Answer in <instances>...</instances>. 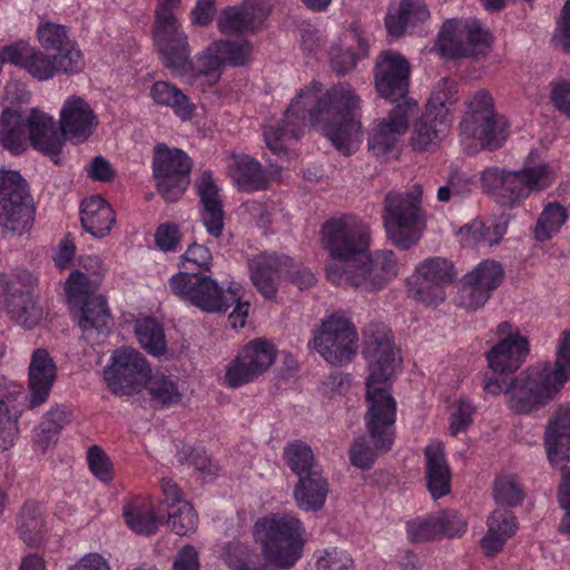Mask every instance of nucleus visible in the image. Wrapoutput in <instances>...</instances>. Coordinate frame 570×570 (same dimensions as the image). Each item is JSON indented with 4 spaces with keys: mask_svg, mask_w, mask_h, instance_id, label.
Listing matches in <instances>:
<instances>
[{
    "mask_svg": "<svg viewBox=\"0 0 570 570\" xmlns=\"http://www.w3.org/2000/svg\"><path fill=\"white\" fill-rule=\"evenodd\" d=\"M321 85L312 81L299 90L279 121L267 124L263 135L267 148L282 156L298 140L309 116L312 126L343 154L353 153L362 141L358 117L361 99L348 83H337L318 97Z\"/></svg>",
    "mask_w": 570,
    "mask_h": 570,
    "instance_id": "nucleus-1",
    "label": "nucleus"
},
{
    "mask_svg": "<svg viewBox=\"0 0 570 570\" xmlns=\"http://www.w3.org/2000/svg\"><path fill=\"white\" fill-rule=\"evenodd\" d=\"M98 117L91 106L79 96H69L59 112L60 132L55 128L53 118L32 109L23 118L13 109H4L0 118V142L13 154H20L30 139L32 146L49 156H57L65 139L75 144L86 141L96 130Z\"/></svg>",
    "mask_w": 570,
    "mask_h": 570,
    "instance_id": "nucleus-2",
    "label": "nucleus"
},
{
    "mask_svg": "<svg viewBox=\"0 0 570 570\" xmlns=\"http://www.w3.org/2000/svg\"><path fill=\"white\" fill-rule=\"evenodd\" d=\"M570 380V330H564L556 346L554 363L546 362L523 371L509 386L499 377L488 379L484 390L490 394L504 393L508 406L518 414H530L556 399Z\"/></svg>",
    "mask_w": 570,
    "mask_h": 570,
    "instance_id": "nucleus-3",
    "label": "nucleus"
},
{
    "mask_svg": "<svg viewBox=\"0 0 570 570\" xmlns=\"http://www.w3.org/2000/svg\"><path fill=\"white\" fill-rule=\"evenodd\" d=\"M254 534L264 557L279 569H291L303 556L306 529L293 513L262 517L255 522Z\"/></svg>",
    "mask_w": 570,
    "mask_h": 570,
    "instance_id": "nucleus-4",
    "label": "nucleus"
},
{
    "mask_svg": "<svg viewBox=\"0 0 570 570\" xmlns=\"http://www.w3.org/2000/svg\"><path fill=\"white\" fill-rule=\"evenodd\" d=\"M524 164L520 170H505L495 166L484 168L480 173L482 189L502 206L513 207L532 193L551 186L554 174L548 165L530 166L528 159Z\"/></svg>",
    "mask_w": 570,
    "mask_h": 570,
    "instance_id": "nucleus-5",
    "label": "nucleus"
},
{
    "mask_svg": "<svg viewBox=\"0 0 570 570\" xmlns=\"http://www.w3.org/2000/svg\"><path fill=\"white\" fill-rule=\"evenodd\" d=\"M507 139L504 119L494 109L490 92L480 90L466 102L460 122V141L469 154L499 149Z\"/></svg>",
    "mask_w": 570,
    "mask_h": 570,
    "instance_id": "nucleus-6",
    "label": "nucleus"
},
{
    "mask_svg": "<svg viewBox=\"0 0 570 570\" xmlns=\"http://www.w3.org/2000/svg\"><path fill=\"white\" fill-rule=\"evenodd\" d=\"M181 0H156L154 41L163 63L178 76L191 70L188 38L178 23L176 11Z\"/></svg>",
    "mask_w": 570,
    "mask_h": 570,
    "instance_id": "nucleus-7",
    "label": "nucleus"
},
{
    "mask_svg": "<svg viewBox=\"0 0 570 570\" xmlns=\"http://www.w3.org/2000/svg\"><path fill=\"white\" fill-rule=\"evenodd\" d=\"M341 263L326 266L327 279L336 285H350L361 291L374 292L383 288L399 272V264L392 250L363 253L360 261L348 271Z\"/></svg>",
    "mask_w": 570,
    "mask_h": 570,
    "instance_id": "nucleus-8",
    "label": "nucleus"
},
{
    "mask_svg": "<svg viewBox=\"0 0 570 570\" xmlns=\"http://www.w3.org/2000/svg\"><path fill=\"white\" fill-rule=\"evenodd\" d=\"M384 226L389 239L402 249H409L421 237L424 216L421 208V190L391 191L385 197Z\"/></svg>",
    "mask_w": 570,
    "mask_h": 570,
    "instance_id": "nucleus-9",
    "label": "nucleus"
},
{
    "mask_svg": "<svg viewBox=\"0 0 570 570\" xmlns=\"http://www.w3.org/2000/svg\"><path fill=\"white\" fill-rule=\"evenodd\" d=\"M0 61L20 67L38 80L51 79L60 71L76 73L83 67V58L80 50H68L65 53H55L52 57H49L46 52L23 42L12 43L2 48Z\"/></svg>",
    "mask_w": 570,
    "mask_h": 570,
    "instance_id": "nucleus-10",
    "label": "nucleus"
},
{
    "mask_svg": "<svg viewBox=\"0 0 570 570\" xmlns=\"http://www.w3.org/2000/svg\"><path fill=\"white\" fill-rule=\"evenodd\" d=\"M321 240L333 263H341L343 271H348L360 261L370 244L367 226L353 216L327 220L321 230Z\"/></svg>",
    "mask_w": 570,
    "mask_h": 570,
    "instance_id": "nucleus-11",
    "label": "nucleus"
},
{
    "mask_svg": "<svg viewBox=\"0 0 570 570\" xmlns=\"http://www.w3.org/2000/svg\"><path fill=\"white\" fill-rule=\"evenodd\" d=\"M169 287L181 301L206 313H225L238 299V287L225 292L213 278L189 272L171 276Z\"/></svg>",
    "mask_w": 570,
    "mask_h": 570,
    "instance_id": "nucleus-12",
    "label": "nucleus"
},
{
    "mask_svg": "<svg viewBox=\"0 0 570 570\" xmlns=\"http://www.w3.org/2000/svg\"><path fill=\"white\" fill-rule=\"evenodd\" d=\"M250 278L257 291L266 298H274L281 278H288L299 289L315 283L314 274L294 263L287 256L261 254L249 263Z\"/></svg>",
    "mask_w": 570,
    "mask_h": 570,
    "instance_id": "nucleus-13",
    "label": "nucleus"
},
{
    "mask_svg": "<svg viewBox=\"0 0 570 570\" xmlns=\"http://www.w3.org/2000/svg\"><path fill=\"white\" fill-rule=\"evenodd\" d=\"M391 384L365 383L364 424L377 448L391 449L395 439L396 401Z\"/></svg>",
    "mask_w": 570,
    "mask_h": 570,
    "instance_id": "nucleus-14",
    "label": "nucleus"
},
{
    "mask_svg": "<svg viewBox=\"0 0 570 570\" xmlns=\"http://www.w3.org/2000/svg\"><path fill=\"white\" fill-rule=\"evenodd\" d=\"M490 46V35L475 19H448L438 37V49L448 58L479 57Z\"/></svg>",
    "mask_w": 570,
    "mask_h": 570,
    "instance_id": "nucleus-15",
    "label": "nucleus"
},
{
    "mask_svg": "<svg viewBox=\"0 0 570 570\" xmlns=\"http://www.w3.org/2000/svg\"><path fill=\"white\" fill-rule=\"evenodd\" d=\"M151 368L140 352L132 347L116 350L104 370V379L114 394L130 395L139 392Z\"/></svg>",
    "mask_w": 570,
    "mask_h": 570,
    "instance_id": "nucleus-16",
    "label": "nucleus"
},
{
    "mask_svg": "<svg viewBox=\"0 0 570 570\" xmlns=\"http://www.w3.org/2000/svg\"><path fill=\"white\" fill-rule=\"evenodd\" d=\"M392 333L384 325H371L364 330L363 355L368 375L365 383L391 384L401 360Z\"/></svg>",
    "mask_w": 570,
    "mask_h": 570,
    "instance_id": "nucleus-17",
    "label": "nucleus"
},
{
    "mask_svg": "<svg viewBox=\"0 0 570 570\" xmlns=\"http://www.w3.org/2000/svg\"><path fill=\"white\" fill-rule=\"evenodd\" d=\"M32 219L27 185L16 170L0 169V226L12 232L26 230Z\"/></svg>",
    "mask_w": 570,
    "mask_h": 570,
    "instance_id": "nucleus-18",
    "label": "nucleus"
},
{
    "mask_svg": "<svg viewBox=\"0 0 570 570\" xmlns=\"http://www.w3.org/2000/svg\"><path fill=\"white\" fill-rule=\"evenodd\" d=\"M191 160L180 149L158 145L153 161L154 178L160 195L167 202L177 200L189 185Z\"/></svg>",
    "mask_w": 570,
    "mask_h": 570,
    "instance_id": "nucleus-19",
    "label": "nucleus"
},
{
    "mask_svg": "<svg viewBox=\"0 0 570 570\" xmlns=\"http://www.w3.org/2000/svg\"><path fill=\"white\" fill-rule=\"evenodd\" d=\"M253 45L246 39L216 40L197 57L195 78L213 86L220 79L225 66H245L250 60Z\"/></svg>",
    "mask_w": 570,
    "mask_h": 570,
    "instance_id": "nucleus-20",
    "label": "nucleus"
},
{
    "mask_svg": "<svg viewBox=\"0 0 570 570\" xmlns=\"http://www.w3.org/2000/svg\"><path fill=\"white\" fill-rule=\"evenodd\" d=\"M354 326L342 316L335 314L322 321L321 327L314 333V347L330 364L343 365L352 360L357 345Z\"/></svg>",
    "mask_w": 570,
    "mask_h": 570,
    "instance_id": "nucleus-21",
    "label": "nucleus"
},
{
    "mask_svg": "<svg viewBox=\"0 0 570 570\" xmlns=\"http://www.w3.org/2000/svg\"><path fill=\"white\" fill-rule=\"evenodd\" d=\"M455 277L453 265L442 257H432L423 261L409 278L410 294L426 305L444 301V286Z\"/></svg>",
    "mask_w": 570,
    "mask_h": 570,
    "instance_id": "nucleus-22",
    "label": "nucleus"
},
{
    "mask_svg": "<svg viewBox=\"0 0 570 570\" xmlns=\"http://www.w3.org/2000/svg\"><path fill=\"white\" fill-rule=\"evenodd\" d=\"M498 342L487 353L489 367L500 374L515 372L524 363L529 352V341L510 322H501L495 330Z\"/></svg>",
    "mask_w": 570,
    "mask_h": 570,
    "instance_id": "nucleus-23",
    "label": "nucleus"
},
{
    "mask_svg": "<svg viewBox=\"0 0 570 570\" xmlns=\"http://www.w3.org/2000/svg\"><path fill=\"white\" fill-rule=\"evenodd\" d=\"M416 104L404 100L385 117L374 122L368 135V149L377 157H389L397 151L402 137L409 129V119Z\"/></svg>",
    "mask_w": 570,
    "mask_h": 570,
    "instance_id": "nucleus-24",
    "label": "nucleus"
},
{
    "mask_svg": "<svg viewBox=\"0 0 570 570\" xmlns=\"http://www.w3.org/2000/svg\"><path fill=\"white\" fill-rule=\"evenodd\" d=\"M410 65L395 51L380 55L375 66L374 81L379 96L396 102L404 99L409 91Z\"/></svg>",
    "mask_w": 570,
    "mask_h": 570,
    "instance_id": "nucleus-25",
    "label": "nucleus"
},
{
    "mask_svg": "<svg viewBox=\"0 0 570 570\" xmlns=\"http://www.w3.org/2000/svg\"><path fill=\"white\" fill-rule=\"evenodd\" d=\"M503 278L500 263L485 259L468 273L460 289L459 305L468 309H478L485 304L490 294Z\"/></svg>",
    "mask_w": 570,
    "mask_h": 570,
    "instance_id": "nucleus-26",
    "label": "nucleus"
},
{
    "mask_svg": "<svg viewBox=\"0 0 570 570\" xmlns=\"http://www.w3.org/2000/svg\"><path fill=\"white\" fill-rule=\"evenodd\" d=\"M281 167L269 166L265 169L258 160L245 154L234 155L228 163V175L242 191L266 189L281 177Z\"/></svg>",
    "mask_w": 570,
    "mask_h": 570,
    "instance_id": "nucleus-27",
    "label": "nucleus"
},
{
    "mask_svg": "<svg viewBox=\"0 0 570 570\" xmlns=\"http://www.w3.org/2000/svg\"><path fill=\"white\" fill-rule=\"evenodd\" d=\"M265 12L257 0H244L242 3L222 9L217 16V28L223 35L255 33L262 29Z\"/></svg>",
    "mask_w": 570,
    "mask_h": 570,
    "instance_id": "nucleus-28",
    "label": "nucleus"
},
{
    "mask_svg": "<svg viewBox=\"0 0 570 570\" xmlns=\"http://www.w3.org/2000/svg\"><path fill=\"white\" fill-rule=\"evenodd\" d=\"M0 295L4 297L11 316L21 326L31 330L39 324L42 311L30 291L18 288L13 281L2 276L0 278Z\"/></svg>",
    "mask_w": 570,
    "mask_h": 570,
    "instance_id": "nucleus-29",
    "label": "nucleus"
},
{
    "mask_svg": "<svg viewBox=\"0 0 570 570\" xmlns=\"http://www.w3.org/2000/svg\"><path fill=\"white\" fill-rule=\"evenodd\" d=\"M57 377V366L45 348H37L29 365L30 407L43 404Z\"/></svg>",
    "mask_w": 570,
    "mask_h": 570,
    "instance_id": "nucleus-30",
    "label": "nucleus"
},
{
    "mask_svg": "<svg viewBox=\"0 0 570 570\" xmlns=\"http://www.w3.org/2000/svg\"><path fill=\"white\" fill-rule=\"evenodd\" d=\"M23 396L20 384L0 381V451L12 448L18 439V412L16 406L19 397Z\"/></svg>",
    "mask_w": 570,
    "mask_h": 570,
    "instance_id": "nucleus-31",
    "label": "nucleus"
},
{
    "mask_svg": "<svg viewBox=\"0 0 570 570\" xmlns=\"http://www.w3.org/2000/svg\"><path fill=\"white\" fill-rule=\"evenodd\" d=\"M197 188L203 205L202 220L209 235L219 237L224 226V212L210 173L202 174Z\"/></svg>",
    "mask_w": 570,
    "mask_h": 570,
    "instance_id": "nucleus-32",
    "label": "nucleus"
},
{
    "mask_svg": "<svg viewBox=\"0 0 570 570\" xmlns=\"http://www.w3.org/2000/svg\"><path fill=\"white\" fill-rule=\"evenodd\" d=\"M428 489L433 499L450 492L451 471L440 442L430 443L424 451Z\"/></svg>",
    "mask_w": 570,
    "mask_h": 570,
    "instance_id": "nucleus-33",
    "label": "nucleus"
},
{
    "mask_svg": "<svg viewBox=\"0 0 570 570\" xmlns=\"http://www.w3.org/2000/svg\"><path fill=\"white\" fill-rule=\"evenodd\" d=\"M80 220L86 232L94 237H105L116 223L111 206L101 196H91L82 200Z\"/></svg>",
    "mask_w": 570,
    "mask_h": 570,
    "instance_id": "nucleus-34",
    "label": "nucleus"
},
{
    "mask_svg": "<svg viewBox=\"0 0 570 570\" xmlns=\"http://www.w3.org/2000/svg\"><path fill=\"white\" fill-rule=\"evenodd\" d=\"M449 128V117L425 109V112L414 124L411 144L415 150H428L443 139Z\"/></svg>",
    "mask_w": 570,
    "mask_h": 570,
    "instance_id": "nucleus-35",
    "label": "nucleus"
},
{
    "mask_svg": "<svg viewBox=\"0 0 570 570\" xmlns=\"http://www.w3.org/2000/svg\"><path fill=\"white\" fill-rule=\"evenodd\" d=\"M518 528L514 514L509 510L498 509L488 518V531L481 540L482 551L487 556H495L514 535Z\"/></svg>",
    "mask_w": 570,
    "mask_h": 570,
    "instance_id": "nucleus-36",
    "label": "nucleus"
},
{
    "mask_svg": "<svg viewBox=\"0 0 570 570\" xmlns=\"http://www.w3.org/2000/svg\"><path fill=\"white\" fill-rule=\"evenodd\" d=\"M328 494V483L323 471L313 470L312 473L298 478L294 488V499L297 507L304 511H318L324 507Z\"/></svg>",
    "mask_w": 570,
    "mask_h": 570,
    "instance_id": "nucleus-37",
    "label": "nucleus"
},
{
    "mask_svg": "<svg viewBox=\"0 0 570 570\" xmlns=\"http://www.w3.org/2000/svg\"><path fill=\"white\" fill-rule=\"evenodd\" d=\"M149 96L155 105L170 108L183 121L189 120L194 115V104L177 86L168 81L154 82Z\"/></svg>",
    "mask_w": 570,
    "mask_h": 570,
    "instance_id": "nucleus-38",
    "label": "nucleus"
},
{
    "mask_svg": "<svg viewBox=\"0 0 570 570\" xmlns=\"http://www.w3.org/2000/svg\"><path fill=\"white\" fill-rule=\"evenodd\" d=\"M430 18V11L423 0H402L395 13L386 14L385 26L393 37L401 36L407 28Z\"/></svg>",
    "mask_w": 570,
    "mask_h": 570,
    "instance_id": "nucleus-39",
    "label": "nucleus"
},
{
    "mask_svg": "<svg viewBox=\"0 0 570 570\" xmlns=\"http://www.w3.org/2000/svg\"><path fill=\"white\" fill-rule=\"evenodd\" d=\"M124 518L130 530L150 535L158 530L160 519L155 513L150 500L137 498L124 507Z\"/></svg>",
    "mask_w": 570,
    "mask_h": 570,
    "instance_id": "nucleus-40",
    "label": "nucleus"
},
{
    "mask_svg": "<svg viewBox=\"0 0 570 570\" xmlns=\"http://www.w3.org/2000/svg\"><path fill=\"white\" fill-rule=\"evenodd\" d=\"M223 559L230 570H277V566L262 558L248 546L240 542L228 543Z\"/></svg>",
    "mask_w": 570,
    "mask_h": 570,
    "instance_id": "nucleus-41",
    "label": "nucleus"
},
{
    "mask_svg": "<svg viewBox=\"0 0 570 570\" xmlns=\"http://www.w3.org/2000/svg\"><path fill=\"white\" fill-rule=\"evenodd\" d=\"M18 533L29 546H37L42 540L45 530L43 509L39 503L27 502L18 517Z\"/></svg>",
    "mask_w": 570,
    "mask_h": 570,
    "instance_id": "nucleus-42",
    "label": "nucleus"
},
{
    "mask_svg": "<svg viewBox=\"0 0 570 570\" xmlns=\"http://www.w3.org/2000/svg\"><path fill=\"white\" fill-rule=\"evenodd\" d=\"M135 334L141 347L151 355H163L167 350V342L163 326L154 318L138 320L135 324Z\"/></svg>",
    "mask_w": 570,
    "mask_h": 570,
    "instance_id": "nucleus-43",
    "label": "nucleus"
},
{
    "mask_svg": "<svg viewBox=\"0 0 570 570\" xmlns=\"http://www.w3.org/2000/svg\"><path fill=\"white\" fill-rule=\"evenodd\" d=\"M286 464L298 478L312 473L313 470L321 471V465L315 461L314 453L306 443L295 440L284 449Z\"/></svg>",
    "mask_w": 570,
    "mask_h": 570,
    "instance_id": "nucleus-44",
    "label": "nucleus"
},
{
    "mask_svg": "<svg viewBox=\"0 0 570 570\" xmlns=\"http://www.w3.org/2000/svg\"><path fill=\"white\" fill-rule=\"evenodd\" d=\"M238 353L259 376L271 367L276 358L274 345L264 338H255L248 342Z\"/></svg>",
    "mask_w": 570,
    "mask_h": 570,
    "instance_id": "nucleus-45",
    "label": "nucleus"
},
{
    "mask_svg": "<svg viewBox=\"0 0 570 570\" xmlns=\"http://www.w3.org/2000/svg\"><path fill=\"white\" fill-rule=\"evenodd\" d=\"M110 321L107 303L102 296H91L83 302L79 320V325L83 332L97 330L102 333L108 328Z\"/></svg>",
    "mask_w": 570,
    "mask_h": 570,
    "instance_id": "nucleus-46",
    "label": "nucleus"
},
{
    "mask_svg": "<svg viewBox=\"0 0 570 570\" xmlns=\"http://www.w3.org/2000/svg\"><path fill=\"white\" fill-rule=\"evenodd\" d=\"M147 390L151 400L160 405H175L181 400L178 381L173 376H166L163 373H155L148 377Z\"/></svg>",
    "mask_w": 570,
    "mask_h": 570,
    "instance_id": "nucleus-47",
    "label": "nucleus"
},
{
    "mask_svg": "<svg viewBox=\"0 0 570 570\" xmlns=\"http://www.w3.org/2000/svg\"><path fill=\"white\" fill-rule=\"evenodd\" d=\"M567 220V210L557 203H549L540 214L534 229L535 239L543 242L553 237Z\"/></svg>",
    "mask_w": 570,
    "mask_h": 570,
    "instance_id": "nucleus-48",
    "label": "nucleus"
},
{
    "mask_svg": "<svg viewBox=\"0 0 570 570\" xmlns=\"http://www.w3.org/2000/svg\"><path fill=\"white\" fill-rule=\"evenodd\" d=\"M458 100V83L453 79L444 78L433 87L426 109L434 114H442L449 117L451 107L454 106Z\"/></svg>",
    "mask_w": 570,
    "mask_h": 570,
    "instance_id": "nucleus-49",
    "label": "nucleus"
},
{
    "mask_svg": "<svg viewBox=\"0 0 570 570\" xmlns=\"http://www.w3.org/2000/svg\"><path fill=\"white\" fill-rule=\"evenodd\" d=\"M37 33L39 42L46 50H53L56 53L78 50L69 40L65 26L53 22H42L39 24Z\"/></svg>",
    "mask_w": 570,
    "mask_h": 570,
    "instance_id": "nucleus-50",
    "label": "nucleus"
},
{
    "mask_svg": "<svg viewBox=\"0 0 570 570\" xmlns=\"http://www.w3.org/2000/svg\"><path fill=\"white\" fill-rule=\"evenodd\" d=\"M67 422L66 412L59 407L47 412L41 423L35 429V442L41 448L57 440V436Z\"/></svg>",
    "mask_w": 570,
    "mask_h": 570,
    "instance_id": "nucleus-51",
    "label": "nucleus"
},
{
    "mask_svg": "<svg viewBox=\"0 0 570 570\" xmlns=\"http://www.w3.org/2000/svg\"><path fill=\"white\" fill-rule=\"evenodd\" d=\"M544 445L552 465L570 460V433L558 431L554 426H547Z\"/></svg>",
    "mask_w": 570,
    "mask_h": 570,
    "instance_id": "nucleus-52",
    "label": "nucleus"
},
{
    "mask_svg": "<svg viewBox=\"0 0 570 570\" xmlns=\"http://www.w3.org/2000/svg\"><path fill=\"white\" fill-rule=\"evenodd\" d=\"M257 377H259V375L243 356L237 353L236 357L226 365L222 384L227 387L237 389L254 382Z\"/></svg>",
    "mask_w": 570,
    "mask_h": 570,
    "instance_id": "nucleus-53",
    "label": "nucleus"
},
{
    "mask_svg": "<svg viewBox=\"0 0 570 570\" xmlns=\"http://www.w3.org/2000/svg\"><path fill=\"white\" fill-rule=\"evenodd\" d=\"M177 460L180 463L194 465L205 481H212L218 473L219 468L200 450H195L184 444L177 450Z\"/></svg>",
    "mask_w": 570,
    "mask_h": 570,
    "instance_id": "nucleus-54",
    "label": "nucleus"
},
{
    "mask_svg": "<svg viewBox=\"0 0 570 570\" xmlns=\"http://www.w3.org/2000/svg\"><path fill=\"white\" fill-rule=\"evenodd\" d=\"M493 494L498 504L507 507L520 504L524 497L522 487L512 474H502L497 478Z\"/></svg>",
    "mask_w": 570,
    "mask_h": 570,
    "instance_id": "nucleus-55",
    "label": "nucleus"
},
{
    "mask_svg": "<svg viewBox=\"0 0 570 570\" xmlns=\"http://www.w3.org/2000/svg\"><path fill=\"white\" fill-rule=\"evenodd\" d=\"M438 513L416 517L406 524L407 537L411 541L423 542L440 538Z\"/></svg>",
    "mask_w": 570,
    "mask_h": 570,
    "instance_id": "nucleus-56",
    "label": "nucleus"
},
{
    "mask_svg": "<svg viewBox=\"0 0 570 570\" xmlns=\"http://www.w3.org/2000/svg\"><path fill=\"white\" fill-rule=\"evenodd\" d=\"M390 450L391 449L377 448L370 438L366 440L364 436H361L352 444L350 459L353 465L360 469H370L380 453H384Z\"/></svg>",
    "mask_w": 570,
    "mask_h": 570,
    "instance_id": "nucleus-57",
    "label": "nucleus"
},
{
    "mask_svg": "<svg viewBox=\"0 0 570 570\" xmlns=\"http://www.w3.org/2000/svg\"><path fill=\"white\" fill-rule=\"evenodd\" d=\"M197 524L198 517L188 502H183L176 512L168 514V525L178 535L193 533Z\"/></svg>",
    "mask_w": 570,
    "mask_h": 570,
    "instance_id": "nucleus-58",
    "label": "nucleus"
},
{
    "mask_svg": "<svg viewBox=\"0 0 570 570\" xmlns=\"http://www.w3.org/2000/svg\"><path fill=\"white\" fill-rule=\"evenodd\" d=\"M97 284V279H91L81 271L72 272L66 284V292L69 302L77 304L90 298L89 294L94 291Z\"/></svg>",
    "mask_w": 570,
    "mask_h": 570,
    "instance_id": "nucleus-59",
    "label": "nucleus"
},
{
    "mask_svg": "<svg viewBox=\"0 0 570 570\" xmlns=\"http://www.w3.org/2000/svg\"><path fill=\"white\" fill-rule=\"evenodd\" d=\"M87 461L90 472L101 482L109 483L114 478L112 463L106 452L98 445L87 451Z\"/></svg>",
    "mask_w": 570,
    "mask_h": 570,
    "instance_id": "nucleus-60",
    "label": "nucleus"
},
{
    "mask_svg": "<svg viewBox=\"0 0 570 570\" xmlns=\"http://www.w3.org/2000/svg\"><path fill=\"white\" fill-rule=\"evenodd\" d=\"M317 570H353V560L346 551L336 548L325 550L316 561Z\"/></svg>",
    "mask_w": 570,
    "mask_h": 570,
    "instance_id": "nucleus-61",
    "label": "nucleus"
},
{
    "mask_svg": "<svg viewBox=\"0 0 570 570\" xmlns=\"http://www.w3.org/2000/svg\"><path fill=\"white\" fill-rule=\"evenodd\" d=\"M558 500L560 507L564 510V515L560 522V531L570 534V468L561 469V482L559 487Z\"/></svg>",
    "mask_w": 570,
    "mask_h": 570,
    "instance_id": "nucleus-62",
    "label": "nucleus"
},
{
    "mask_svg": "<svg viewBox=\"0 0 570 570\" xmlns=\"http://www.w3.org/2000/svg\"><path fill=\"white\" fill-rule=\"evenodd\" d=\"M473 413L474 407L471 402L466 400L458 401L451 415L450 433L456 435L463 432L472 423Z\"/></svg>",
    "mask_w": 570,
    "mask_h": 570,
    "instance_id": "nucleus-63",
    "label": "nucleus"
},
{
    "mask_svg": "<svg viewBox=\"0 0 570 570\" xmlns=\"http://www.w3.org/2000/svg\"><path fill=\"white\" fill-rule=\"evenodd\" d=\"M438 523L441 528L440 537L453 538L463 534L466 530L465 521L455 511L438 513Z\"/></svg>",
    "mask_w": 570,
    "mask_h": 570,
    "instance_id": "nucleus-64",
    "label": "nucleus"
}]
</instances>
